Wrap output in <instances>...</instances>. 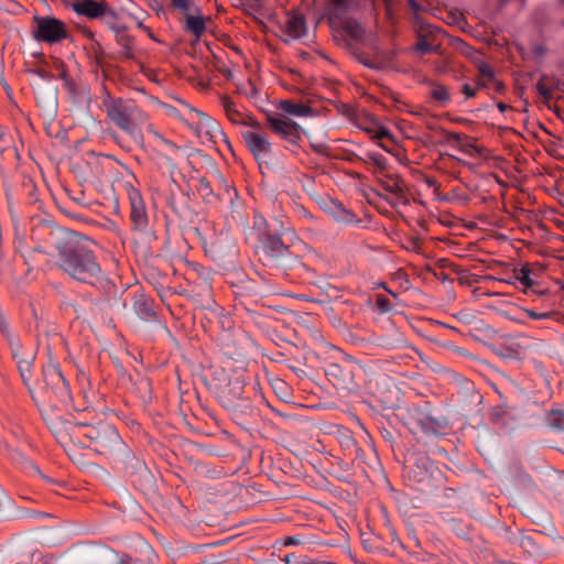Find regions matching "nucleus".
Returning a JSON list of instances; mask_svg holds the SVG:
<instances>
[{"label":"nucleus","instance_id":"obj_58","mask_svg":"<svg viewBox=\"0 0 564 564\" xmlns=\"http://www.w3.org/2000/svg\"><path fill=\"white\" fill-rule=\"evenodd\" d=\"M31 467H32V468L36 471V474H37L40 477H42L44 480H46V481H48V482H51V481H52V479H51V478H48V477H46V476H44L35 465H33V464H32V466H31Z\"/></svg>","mask_w":564,"mask_h":564},{"label":"nucleus","instance_id":"obj_38","mask_svg":"<svg viewBox=\"0 0 564 564\" xmlns=\"http://www.w3.org/2000/svg\"><path fill=\"white\" fill-rule=\"evenodd\" d=\"M415 51L420 52L421 54H429L436 52L438 48V45H433L429 42L427 36L419 33L417 34V42L414 46Z\"/></svg>","mask_w":564,"mask_h":564},{"label":"nucleus","instance_id":"obj_25","mask_svg":"<svg viewBox=\"0 0 564 564\" xmlns=\"http://www.w3.org/2000/svg\"><path fill=\"white\" fill-rule=\"evenodd\" d=\"M285 32L293 40L303 37L306 34L304 17L300 13H289L285 22Z\"/></svg>","mask_w":564,"mask_h":564},{"label":"nucleus","instance_id":"obj_19","mask_svg":"<svg viewBox=\"0 0 564 564\" xmlns=\"http://www.w3.org/2000/svg\"><path fill=\"white\" fill-rule=\"evenodd\" d=\"M185 13V31L195 35L199 39L206 31V22H210L212 19L205 18L202 14L199 7L193 6V9Z\"/></svg>","mask_w":564,"mask_h":564},{"label":"nucleus","instance_id":"obj_45","mask_svg":"<svg viewBox=\"0 0 564 564\" xmlns=\"http://www.w3.org/2000/svg\"><path fill=\"white\" fill-rule=\"evenodd\" d=\"M239 90L251 98H254L258 94L257 87L251 79H247V82L239 87Z\"/></svg>","mask_w":564,"mask_h":564},{"label":"nucleus","instance_id":"obj_1","mask_svg":"<svg viewBox=\"0 0 564 564\" xmlns=\"http://www.w3.org/2000/svg\"><path fill=\"white\" fill-rule=\"evenodd\" d=\"M57 267L72 279L87 283L107 295L117 292L116 285L102 271L89 240L75 232H66L55 241Z\"/></svg>","mask_w":564,"mask_h":564},{"label":"nucleus","instance_id":"obj_20","mask_svg":"<svg viewBox=\"0 0 564 564\" xmlns=\"http://www.w3.org/2000/svg\"><path fill=\"white\" fill-rule=\"evenodd\" d=\"M237 421L248 422L249 420L257 417V409L252 405L248 397H242L239 401L232 402L226 408Z\"/></svg>","mask_w":564,"mask_h":564},{"label":"nucleus","instance_id":"obj_46","mask_svg":"<svg viewBox=\"0 0 564 564\" xmlns=\"http://www.w3.org/2000/svg\"><path fill=\"white\" fill-rule=\"evenodd\" d=\"M160 145L162 148L159 147L158 149L164 150L165 153L176 154L180 151V147L166 138L160 143Z\"/></svg>","mask_w":564,"mask_h":564},{"label":"nucleus","instance_id":"obj_13","mask_svg":"<svg viewBox=\"0 0 564 564\" xmlns=\"http://www.w3.org/2000/svg\"><path fill=\"white\" fill-rule=\"evenodd\" d=\"M327 380L337 389L351 391L355 388L354 366L349 362H329L325 367Z\"/></svg>","mask_w":564,"mask_h":564},{"label":"nucleus","instance_id":"obj_59","mask_svg":"<svg viewBox=\"0 0 564 564\" xmlns=\"http://www.w3.org/2000/svg\"><path fill=\"white\" fill-rule=\"evenodd\" d=\"M409 4L415 12L421 10V6L417 2H415L414 0H409Z\"/></svg>","mask_w":564,"mask_h":564},{"label":"nucleus","instance_id":"obj_40","mask_svg":"<svg viewBox=\"0 0 564 564\" xmlns=\"http://www.w3.org/2000/svg\"><path fill=\"white\" fill-rule=\"evenodd\" d=\"M3 447L12 460L25 466H32V462L29 460V458L24 456L19 449L10 447L7 443L3 444Z\"/></svg>","mask_w":564,"mask_h":564},{"label":"nucleus","instance_id":"obj_6","mask_svg":"<svg viewBox=\"0 0 564 564\" xmlns=\"http://www.w3.org/2000/svg\"><path fill=\"white\" fill-rule=\"evenodd\" d=\"M90 441V446L100 455L112 456L117 451H126L116 427L100 422L97 425H86L82 434Z\"/></svg>","mask_w":564,"mask_h":564},{"label":"nucleus","instance_id":"obj_54","mask_svg":"<svg viewBox=\"0 0 564 564\" xmlns=\"http://www.w3.org/2000/svg\"><path fill=\"white\" fill-rule=\"evenodd\" d=\"M33 73L36 74L40 78H42L44 80H50L52 78V75L43 69H36V70H33Z\"/></svg>","mask_w":564,"mask_h":564},{"label":"nucleus","instance_id":"obj_56","mask_svg":"<svg viewBox=\"0 0 564 564\" xmlns=\"http://www.w3.org/2000/svg\"><path fill=\"white\" fill-rule=\"evenodd\" d=\"M337 9L345 10L347 8V0H332Z\"/></svg>","mask_w":564,"mask_h":564},{"label":"nucleus","instance_id":"obj_26","mask_svg":"<svg viewBox=\"0 0 564 564\" xmlns=\"http://www.w3.org/2000/svg\"><path fill=\"white\" fill-rule=\"evenodd\" d=\"M175 154L165 153L162 149L152 150V160L161 170H167L171 176L177 170V164L174 159Z\"/></svg>","mask_w":564,"mask_h":564},{"label":"nucleus","instance_id":"obj_34","mask_svg":"<svg viewBox=\"0 0 564 564\" xmlns=\"http://www.w3.org/2000/svg\"><path fill=\"white\" fill-rule=\"evenodd\" d=\"M431 87V97L441 106H445L451 101V95L444 85L432 83Z\"/></svg>","mask_w":564,"mask_h":564},{"label":"nucleus","instance_id":"obj_16","mask_svg":"<svg viewBox=\"0 0 564 564\" xmlns=\"http://www.w3.org/2000/svg\"><path fill=\"white\" fill-rule=\"evenodd\" d=\"M241 135L247 148L256 159L267 156L271 153V142L268 137L261 132V126L259 128L243 130Z\"/></svg>","mask_w":564,"mask_h":564},{"label":"nucleus","instance_id":"obj_12","mask_svg":"<svg viewBox=\"0 0 564 564\" xmlns=\"http://www.w3.org/2000/svg\"><path fill=\"white\" fill-rule=\"evenodd\" d=\"M267 122L270 130L285 143L284 148L296 152L302 140L301 127L289 118L278 116H268Z\"/></svg>","mask_w":564,"mask_h":564},{"label":"nucleus","instance_id":"obj_63","mask_svg":"<svg viewBox=\"0 0 564 564\" xmlns=\"http://www.w3.org/2000/svg\"><path fill=\"white\" fill-rule=\"evenodd\" d=\"M497 108H498L501 112H503V111H506V110L508 109V106H507L506 104H503V102H501V101H500V102H498V104H497Z\"/></svg>","mask_w":564,"mask_h":564},{"label":"nucleus","instance_id":"obj_48","mask_svg":"<svg viewBox=\"0 0 564 564\" xmlns=\"http://www.w3.org/2000/svg\"><path fill=\"white\" fill-rule=\"evenodd\" d=\"M524 313H525L529 317H531V318H533V319H549V318H551V317H552V315H553L551 312L538 313V312H535V311H533V310H529V308L524 310Z\"/></svg>","mask_w":564,"mask_h":564},{"label":"nucleus","instance_id":"obj_22","mask_svg":"<svg viewBox=\"0 0 564 564\" xmlns=\"http://www.w3.org/2000/svg\"><path fill=\"white\" fill-rule=\"evenodd\" d=\"M414 464L411 474L417 482H423L433 475L434 464L425 454L417 453L413 456Z\"/></svg>","mask_w":564,"mask_h":564},{"label":"nucleus","instance_id":"obj_42","mask_svg":"<svg viewBox=\"0 0 564 564\" xmlns=\"http://www.w3.org/2000/svg\"><path fill=\"white\" fill-rule=\"evenodd\" d=\"M189 115L192 119L197 118L203 128H212L215 124L209 116L195 108L189 107Z\"/></svg>","mask_w":564,"mask_h":564},{"label":"nucleus","instance_id":"obj_31","mask_svg":"<svg viewBox=\"0 0 564 564\" xmlns=\"http://www.w3.org/2000/svg\"><path fill=\"white\" fill-rule=\"evenodd\" d=\"M101 19L105 25H107L111 31L116 33V36L127 32L128 30L127 25L118 23V14L110 8L107 9Z\"/></svg>","mask_w":564,"mask_h":564},{"label":"nucleus","instance_id":"obj_4","mask_svg":"<svg viewBox=\"0 0 564 564\" xmlns=\"http://www.w3.org/2000/svg\"><path fill=\"white\" fill-rule=\"evenodd\" d=\"M254 229L259 242L258 251L265 264L276 265L290 254V247L281 239L282 232L273 229L263 217H256Z\"/></svg>","mask_w":564,"mask_h":564},{"label":"nucleus","instance_id":"obj_28","mask_svg":"<svg viewBox=\"0 0 564 564\" xmlns=\"http://www.w3.org/2000/svg\"><path fill=\"white\" fill-rule=\"evenodd\" d=\"M279 108L286 115L294 117H308L313 110L310 106L302 102H295L292 100H282L279 104Z\"/></svg>","mask_w":564,"mask_h":564},{"label":"nucleus","instance_id":"obj_61","mask_svg":"<svg viewBox=\"0 0 564 564\" xmlns=\"http://www.w3.org/2000/svg\"><path fill=\"white\" fill-rule=\"evenodd\" d=\"M498 281L507 284H514L517 282L516 276L509 279H499Z\"/></svg>","mask_w":564,"mask_h":564},{"label":"nucleus","instance_id":"obj_32","mask_svg":"<svg viewBox=\"0 0 564 564\" xmlns=\"http://www.w3.org/2000/svg\"><path fill=\"white\" fill-rule=\"evenodd\" d=\"M519 547L530 557H535L541 554L539 545L535 543L531 535L522 534L517 540Z\"/></svg>","mask_w":564,"mask_h":564},{"label":"nucleus","instance_id":"obj_52","mask_svg":"<svg viewBox=\"0 0 564 564\" xmlns=\"http://www.w3.org/2000/svg\"><path fill=\"white\" fill-rule=\"evenodd\" d=\"M147 130L151 133L160 143L165 139L158 130L153 128L152 124H147Z\"/></svg>","mask_w":564,"mask_h":564},{"label":"nucleus","instance_id":"obj_8","mask_svg":"<svg viewBox=\"0 0 564 564\" xmlns=\"http://www.w3.org/2000/svg\"><path fill=\"white\" fill-rule=\"evenodd\" d=\"M243 388L245 371L242 370H235L229 375L219 373L214 378V394L225 409L243 397Z\"/></svg>","mask_w":564,"mask_h":564},{"label":"nucleus","instance_id":"obj_62","mask_svg":"<svg viewBox=\"0 0 564 564\" xmlns=\"http://www.w3.org/2000/svg\"><path fill=\"white\" fill-rule=\"evenodd\" d=\"M496 91H502L505 86L501 82L495 79Z\"/></svg>","mask_w":564,"mask_h":564},{"label":"nucleus","instance_id":"obj_51","mask_svg":"<svg viewBox=\"0 0 564 564\" xmlns=\"http://www.w3.org/2000/svg\"><path fill=\"white\" fill-rule=\"evenodd\" d=\"M283 545H300L303 539L300 535H288L283 538Z\"/></svg>","mask_w":564,"mask_h":564},{"label":"nucleus","instance_id":"obj_7","mask_svg":"<svg viewBox=\"0 0 564 564\" xmlns=\"http://www.w3.org/2000/svg\"><path fill=\"white\" fill-rule=\"evenodd\" d=\"M42 375L43 400H53L58 405L68 406L72 401L70 390L58 365H46L43 368Z\"/></svg>","mask_w":564,"mask_h":564},{"label":"nucleus","instance_id":"obj_5","mask_svg":"<svg viewBox=\"0 0 564 564\" xmlns=\"http://www.w3.org/2000/svg\"><path fill=\"white\" fill-rule=\"evenodd\" d=\"M67 406L58 405L53 400H42L40 411L43 420L56 441L67 445L82 434L84 424L72 422L63 416V410Z\"/></svg>","mask_w":564,"mask_h":564},{"label":"nucleus","instance_id":"obj_60","mask_svg":"<svg viewBox=\"0 0 564 564\" xmlns=\"http://www.w3.org/2000/svg\"><path fill=\"white\" fill-rule=\"evenodd\" d=\"M305 564H337V563L330 562V561H314V560H312V561H308Z\"/></svg>","mask_w":564,"mask_h":564},{"label":"nucleus","instance_id":"obj_11","mask_svg":"<svg viewBox=\"0 0 564 564\" xmlns=\"http://www.w3.org/2000/svg\"><path fill=\"white\" fill-rule=\"evenodd\" d=\"M126 191L130 203V221L132 229L140 234L153 236L145 203L141 193L130 183L126 184Z\"/></svg>","mask_w":564,"mask_h":564},{"label":"nucleus","instance_id":"obj_17","mask_svg":"<svg viewBox=\"0 0 564 564\" xmlns=\"http://www.w3.org/2000/svg\"><path fill=\"white\" fill-rule=\"evenodd\" d=\"M220 105H221L227 118L234 124L246 126V127H250V128H259L260 127V123L257 121V119L250 115L242 112L230 97L221 96Z\"/></svg>","mask_w":564,"mask_h":564},{"label":"nucleus","instance_id":"obj_29","mask_svg":"<svg viewBox=\"0 0 564 564\" xmlns=\"http://www.w3.org/2000/svg\"><path fill=\"white\" fill-rule=\"evenodd\" d=\"M341 29L351 40L362 42L365 36V29L359 22L354 19H347L343 22Z\"/></svg>","mask_w":564,"mask_h":564},{"label":"nucleus","instance_id":"obj_47","mask_svg":"<svg viewBox=\"0 0 564 564\" xmlns=\"http://www.w3.org/2000/svg\"><path fill=\"white\" fill-rule=\"evenodd\" d=\"M171 4L183 13L193 9L191 0H171Z\"/></svg>","mask_w":564,"mask_h":564},{"label":"nucleus","instance_id":"obj_3","mask_svg":"<svg viewBox=\"0 0 564 564\" xmlns=\"http://www.w3.org/2000/svg\"><path fill=\"white\" fill-rule=\"evenodd\" d=\"M394 416L413 434L421 431L425 434L440 435L448 429L447 419L433 410L429 402L398 406Z\"/></svg>","mask_w":564,"mask_h":564},{"label":"nucleus","instance_id":"obj_41","mask_svg":"<svg viewBox=\"0 0 564 564\" xmlns=\"http://www.w3.org/2000/svg\"><path fill=\"white\" fill-rule=\"evenodd\" d=\"M402 343V338H391L389 336H381L377 339V345L388 350L400 347Z\"/></svg>","mask_w":564,"mask_h":564},{"label":"nucleus","instance_id":"obj_35","mask_svg":"<svg viewBox=\"0 0 564 564\" xmlns=\"http://www.w3.org/2000/svg\"><path fill=\"white\" fill-rule=\"evenodd\" d=\"M382 187L384 191L394 194L402 195L403 194V182L399 177L387 176L382 182Z\"/></svg>","mask_w":564,"mask_h":564},{"label":"nucleus","instance_id":"obj_24","mask_svg":"<svg viewBox=\"0 0 564 564\" xmlns=\"http://www.w3.org/2000/svg\"><path fill=\"white\" fill-rule=\"evenodd\" d=\"M536 90L544 101H549L552 98V93L554 90H564V83L555 76L544 74L540 77L536 84Z\"/></svg>","mask_w":564,"mask_h":564},{"label":"nucleus","instance_id":"obj_33","mask_svg":"<svg viewBox=\"0 0 564 564\" xmlns=\"http://www.w3.org/2000/svg\"><path fill=\"white\" fill-rule=\"evenodd\" d=\"M362 129L373 139L391 138L392 134L388 128L380 124L377 120L370 119Z\"/></svg>","mask_w":564,"mask_h":564},{"label":"nucleus","instance_id":"obj_43","mask_svg":"<svg viewBox=\"0 0 564 564\" xmlns=\"http://www.w3.org/2000/svg\"><path fill=\"white\" fill-rule=\"evenodd\" d=\"M12 135L7 131L4 127L0 124V154L9 150L12 145Z\"/></svg>","mask_w":564,"mask_h":564},{"label":"nucleus","instance_id":"obj_37","mask_svg":"<svg viewBox=\"0 0 564 564\" xmlns=\"http://www.w3.org/2000/svg\"><path fill=\"white\" fill-rule=\"evenodd\" d=\"M20 376L25 384H29L31 380V369L33 366V358L19 359L17 361Z\"/></svg>","mask_w":564,"mask_h":564},{"label":"nucleus","instance_id":"obj_55","mask_svg":"<svg viewBox=\"0 0 564 564\" xmlns=\"http://www.w3.org/2000/svg\"><path fill=\"white\" fill-rule=\"evenodd\" d=\"M446 140H447L448 142H451V141H456V142H458V141H460V140H462V135H460L459 133H455V132H447V133H446Z\"/></svg>","mask_w":564,"mask_h":564},{"label":"nucleus","instance_id":"obj_53","mask_svg":"<svg viewBox=\"0 0 564 564\" xmlns=\"http://www.w3.org/2000/svg\"><path fill=\"white\" fill-rule=\"evenodd\" d=\"M463 93L465 94L466 98H473L476 96L477 89L471 88L470 85H468V84H465L463 86Z\"/></svg>","mask_w":564,"mask_h":564},{"label":"nucleus","instance_id":"obj_10","mask_svg":"<svg viewBox=\"0 0 564 564\" xmlns=\"http://www.w3.org/2000/svg\"><path fill=\"white\" fill-rule=\"evenodd\" d=\"M123 459L126 473L130 477L132 485L144 495L153 492L155 479L144 462L135 457L129 449L124 451Z\"/></svg>","mask_w":564,"mask_h":564},{"label":"nucleus","instance_id":"obj_44","mask_svg":"<svg viewBox=\"0 0 564 564\" xmlns=\"http://www.w3.org/2000/svg\"><path fill=\"white\" fill-rule=\"evenodd\" d=\"M477 69H478L479 75L481 77L487 78L490 82H495V78H496L495 77V70L492 69V67L490 65H488L485 62H480L477 65Z\"/></svg>","mask_w":564,"mask_h":564},{"label":"nucleus","instance_id":"obj_21","mask_svg":"<svg viewBox=\"0 0 564 564\" xmlns=\"http://www.w3.org/2000/svg\"><path fill=\"white\" fill-rule=\"evenodd\" d=\"M133 310L135 314L143 321H152L156 317L154 311V302L144 293L135 292L133 295Z\"/></svg>","mask_w":564,"mask_h":564},{"label":"nucleus","instance_id":"obj_30","mask_svg":"<svg viewBox=\"0 0 564 564\" xmlns=\"http://www.w3.org/2000/svg\"><path fill=\"white\" fill-rule=\"evenodd\" d=\"M117 44L121 47L120 54L128 58H134V39L123 32L116 37Z\"/></svg>","mask_w":564,"mask_h":564},{"label":"nucleus","instance_id":"obj_57","mask_svg":"<svg viewBox=\"0 0 564 564\" xmlns=\"http://www.w3.org/2000/svg\"><path fill=\"white\" fill-rule=\"evenodd\" d=\"M377 302H378V305L380 307H382L383 310L389 308V300L379 297Z\"/></svg>","mask_w":564,"mask_h":564},{"label":"nucleus","instance_id":"obj_49","mask_svg":"<svg viewBox=\"0 0 564 564\" xmlns=\"http://www.w3.org/2000/svg\"><path fill=\"white\" fill-rule=\"evenodd\" d=\"M0 332L8 338L12 339V334L10 332L9 323L6 319V316L2 312H0Z\"/></svg>","mask_w":564,"mask_h":564},{"label":"nucleus","instance_id":"obj_39","mask_svg":"<svg viewBox=\"0 0 564 564\" xmlns=\"http://www.w3.org/2000/svg\"><path fill=\"white\" fill-rule=\"evenodd\" d=\"M531 272L530 267L525 264L519 270V273L516 275V280L527 289H530L535 284L534 280L531 278Z\"/></svg>","mask_w":564,"mask_h":564},{"label":"nucleus","instance_id":"obj_14","mask_svg":"<svg viewBox=\"0 0 564 564\" xmlns=\"http://www.w3.org/2000/svg\"><path fill=\"white\" fill-rule=\"evenodd\" d=\"M235 286L236 306L241 307L251 315L256 314L257 312L251 307V305L257 304L258 301L263 297V290L257 282L248 278L241 280Z\"/></svg>","mask_w":564,"mask_h":564},{"label":"nucleus","instance_id":"obj_36","mask_svg":"<svg viewBox=\"0 0 564 564\" xmlns=\"http://www.w3.org/2000/svg\"><path fill=\"white\" fill-rule=\"evenodd\" d=\"M547 424L557 431H564V412L561 410H552L546 416Z\"/></svg>","mask_w":564,"mask_h":564},{"label":"nucleus","instance_id":"obj_50","mask_svg":"<svg viewBox=\"0 0 564 564\" xmlns=\"http://www.w3.org/2000/svg\"><path fill=\"white\" fill-rule=\"evenodd\" d=\"M368 158L377 165L379 166L380 169H384L386 167V164H387V161L384 159L383 155L379 154V153H370L368 154Z\"/></svg>","mask_w":564,"mask_h":564},{"label":"nucleus","instance_id":"obj_23","mask_svg":"<svg viewBox=\"0 0 564 564\" xmlns=\"http://www.w3.org/2000/svg\"><path fill=\"white\" fill-rule=\"evenodd\" d=\"M494 352L503 360H519L523 354V347L516 340H506L496 344Z\"/></svg>","mask_w":564,"mask_h":564},{"label":"nucleus","instance_id":"obj_18","mask_svg":"<svg viewBox=\"0 0 564 564\" xmlns=\"http://www.w3.org/2000/svg\"><path fill=\"white\" fill-rule=\"evenodd\" d=\"M72 10L78 15L88 18V19H98L102 18L109 8L105 1L98 2L95 0H80L69 2L67 4Z\"/></svg>","mask_w":564,"mask_h":564},{"label":"nucleus","instance_id":"obj_27","mask_svg":"<svg viewBox=\"0 0 564 564\" xmlns=\"http://www.w3.org/2000/svg\"><path fill=\"white\" fill-rule=\"evenodd\" d=\"M326 209L338 221L346 224L355 221V214L338 200L329 199Z\"/></svg>","mask_w":564,"mask_h":564},{"label":"nucleus","instance_id":"obj_2","mask_svg":"<svg viewBox=\"0 0 564 564\" xmlns=\"http://www.w3.org/2000/svg\"><path fill=\"white\" fill-rule=\"evenodd\" d=\"M108 120L138 143L143 142L141 126L148 121L147 113L132 99L116 98L109 94L102 99Z\"/></svg>","mask_w":564,"mask_h":564},{"label":"nucleus","instance_id":"obj_64","mask_svg":"<svg viewBox=\"0 0 564 564\" xmlns=\"http://www.w3.org/2000/svg\"><path fill=\"white\" fill-rule=\"evenodd\" d=\"M291 558H292V554H288V555L284 556L283 562L285 564H290L291 563Z\"/></svg>","mask_w":564,"mask_h":564},{"label":"nucleus","instance_id":"obj_9","mask_svg":"<svg viewBox=\"0 0 564 564\" xmlns=\"http://www.w3.org/2000/svg\"><path fill=\"white\" fill-rule=\"evenodd\" d=\"M33 23L32 36L39 42L54 44L68 35L66 24L55 17L34 15Z\"/></svg>","mask_w":564,"mask_h":564},{"label":"nucleus","instance_id":"obj_15","mask_svg":"<svg viewBox=\"0 0 564 564\" xmlns=\"http://www.w3.org/2000/svg\"><path fill=\"white\" fill-rule=\"evenodd\" d=\"M164 202L181 220L186 221L192 216L180 185L173 177L169 182V193L165 195Z\"/></svg>","mask_w":564,"mask_h":564}]
</instances>
